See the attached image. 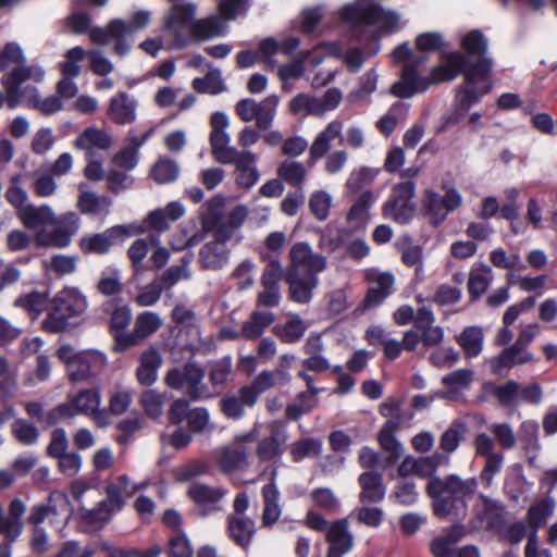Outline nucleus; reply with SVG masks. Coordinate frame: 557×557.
Instances as JSON below:
<instances>
[{"label": "nucleus", "mask_w": 557, "mask_h": 557, "mask_svg": "<svg viewBox=\"0 0 557 557\" xmlns=\"http://www.w3.org/2000/svg\"><path fill=\"white\" fill-rule=\"evenodd\" d=\"M461 48L467 52V57L459 51H444L443 63L431 71L430 77L419 76L412 64H406L400 82L392 87V94L400 98H409L424 91L432 83L450 82L460 74L468 84L488 81L493 60L487 57V42L484 37H463Z\"/></svg>", "instance_id": "1"}, {"label": "nucleus", "mask_w": 557, "mask_h": 557, "mask_svg": "<svg viewBox=\"0 0 557 557\" xmlns=\"http://www.w3.org/2000/svg\"><path fill=\"white\" fill-rule=\"evenodd\" d=\"M475 478L462 479L457 474L434 476L426 484L425 492L432 499L433 512L438 518L457 516L467 508L466 500L478 490Z\"/></svg>", "instance_id": "2"}, {"label": "nucleus", "mask_w": 557, "mask_h": 557, "mask_svg": "<svg viewBox=\"0 0 557 557\" xmlns=\"http://www.w3.org/2000/svg\"><path fill=\"white\" fill-rule=\"evenodd\" d=\"M87 308L88 300L82 290L64 287L50 300L41 327L47 333H63L70 327L71 319L81 317Z\"/></svg>", "instance_id": "3"}, {"label": "nucleus", "mask_w": 557, "mask_h": 557, "mask_svg": "<svg viewBox=\"0 0 557 557\" xmlns=\"http://www.w3.org/2000/svg\"><path fill=\"white\" fill-rule=\"evenodd\" d=\"M57 356L66 367V373L71 382H84L97 376L107 366V357L95 349L77 351L65 344L59 347Z\"/></svg>", "instance_id": "4"}, {"label": "nucleus", "mask_w": 557, "mask_h": 557, "mask_svg": "<svg viewBox=\"0 0 557 557\" xmlns=\"http://www.w3.org/2000/svg\"><path fill=\"white\" fill-rule=\"evenodd\" d=\"M203 379V369L195 362H187L183 368L170 369L164 376V383L168 387L176 391L186 387V395L190 400L196 401L211 397Z\"/></svg>", "instance_id": "5"}, {"label": "nucleus", "mask_w": 557, "mask_h": 557, "mask_svg": "<svg viewBox=\"0 0 557 557\" xmlns=\"http://www.w3.org/2000/svg\"><path fill=\"white\" fill-rule=\"evenodd\" d=\"M101 406V394L98 388H84L67 400L47 411L48 425H55L60 421L73 419L83 414L88 417L97 407Z\"/></svg>", "instance_id": "6"}, {"label": "nucleus", "mask_w": 557, "mask_h": 557, "mask_svg": "<svg viewBox=\"0 0 557 557\" xmlns=\"http://www.w3.org/2000/svg\"><path fill=\"white\" fill-rule=\"evenodd\" d=\"M416 183L401 181L393 185L387 200L382 207V214L398 224H406L416 213Z\"/></svg>", "instance_id": "7"}, {"label": "nucleus", "mask_w": 557, "mask_h": 557, "mask_svg": "<svg viewBox=\"0 0 557 557\" xmlns=\"http://www.w3.org/2000/svg\"><path fill=\"white\" fill-rule=\"evenodd\" d=\"M444 196L433 189H426L422 198V212L433 226L441 225L447 218L449 212L457 210L462 205V196L454 188H446Z\"/></svg>", "instance_id": "8"}, {"label": "nucleus", "mask_w": 557, "mask_h": 557, "mask_svg": "<svg viewBox=\"0 0 557 557\" xmlns=\"http://www.w3.org/2000/svg\"><path fill=\"white\" fill-rule=\"evenodd\" d=\"M373 0H355L333 12L324 23V30L332 32L341 26L355 29L369 25L373 14Z\"/></svg>", "instance_id": "9"}, {"label": "nucleus", "mask_w": 557, "mask_h": 557, "mask_svg": "<svg viewBox=\"0 0 557 557\" xmlns=\"http://www.w3.org/2000/svg\"><path fill=\"white\" fill-rule=\"evenodd\" d=\"M79 223L81 220L76 212L55 214V221L50 225L53 231L36 233V243L42 247L64 248L71 244L72 237L78 232Z\"/></svg>", "instance_id": "10"}, {"label": "nucleus", "mask_w": 557, "mask_h": 557, "mask_svg": "<svg viewBox=\"0 0 557 557\" xmlns=\"http://www.w3.org/2000/svg\"><path fill=\"white\" fill-rule=\"evenodd\" d=\"M289 262L285 269L286 272L313 275L326 268V258L312 250L311 246L305 242L295 243L288 252Z\"/></svg>", "instance_id": "11"}, {"label": "nucleus", "mask_w": 557, "mask_h": 557, "mask_svg": "<svg viewBox=\"0 0 557 557\" xmlns=\"http://www.w3.org/2000/svg\"><path fill=\"white\" fill-rule=\"evenodd\" d=\"M45 71L39 65H24L14 67L10 73L5 74L2 79V86L7 92V104L10 109H14L20 104L22 98L21 86L24 82L32 79L40 82L44 78Z\"/></svg>", "instance_id": "12"}, {"label": "nucleus", "mask_w": 557, "mask_h": 557, "mask_svg": "<svg viewBox=\"0 0 557 557\" xmlns=\"http://www.w3.org/2000/svg\"><path fill=\"white\" fill-rule=\"evenodd\" d=\"M132 235L131 225H115L107 228L102 233L83 236L79 239V248L85 255H104L110 251L112 246L119 242L124 240Z\"/></svg>", "instance_id": "13"}, {"label": "nucleus", "mask_w": 557, "mask_h": 557, "mask_svg": "<svg viewBox=\"0 0 557 557\" xmlns=\"http://www.w3.org/2000/svg\"><path fill=\"white\" fill-rule=\"evenodd\" d=\"M287 434L276 422L269 425V435L258 441L256 446V456L259 462L270 463L267 468L277 466L285 451Z\"/></svg>", "instance_id": "14"}, {"label": "nucleus", "mask_w": 557, "mask_h": 557, "mask_svg": "<svg viewBox=\"0 0 557 557\" xmlns=\"http://www.w3.org/2000/svg\"><path fill=\"white\" fill-rule=\"evenodd\" d=\"M537 358L529 349H525L518 343H512L503 348V350L488 360L491 372L502 375L505 370H510L518 366L534 363Z\"/></svg>", "instance_id": "15"}, {"label": "nucleus", "mask_w": 557, "mask_h": 557, "mask_svg": "<svg viewBox=\"0 0 557 557\" xmlns=\"http://www.w3.org/2000/svg\"><path fill=\"white\" fill-rule=\"evenodd\" d=\"M324 537L325 542L329 544L326 554L330 555V557H343L354 547L355 536L350 531L348 518L331 521Z\"/></svg>", "instance_id": "16"}, {"label": "nucleus", "mask_w": 557, "mask_h": 557, "mask_svg": "<svg viewBox=\"0 0 557 557\" xmlns=\"http://www.w3.org/2000/svg\"><path fill=\"white\" fill-rule=\"evenodd\" d=\"M267 475H269V483L262 487L264 508L261 520L264 527H271L278 521L282 513V509L278 504L280 492L275 483L277 478V467L264 468L259 476L264 478Z\"/></svg>", "instance_id": "17"}, {"label": "nucleus", "mask_w": 557, "mask_h": 557, "mask_svg": "<svg viewBox=\"0 0 557 557\" xmlns=\"http://www.w3.org/2000/svg\"><path fill=\"white\" fill-rule=\"evenodd\" d=\"M225 495V488L200 482H193L187 490V496L198 506L202 516L220 510V503Z\"/></svg>", "instance_id": "18"}, {"label": "nucleus", "mask_w": 557, "mask_h": 557, "mask_svg": "<svg viewBox=\"0 0 557 557\" xmlns=\"http://www.w3.org/2000/svg\"><path fill=\"white\" fill-rule=\"evenodd\" d=\"M364 278L370 284L363 299V306L366 308L379 306L393 293L395 277L392 273L368 270L364 273Z\"/></svg>", "instance_id": "19"}, {"label": "nucleus", "mask_w": 557, "mask_h": 557, "mask_svg": "<svg viewBox=\"0 0 557 557\" xmlns=\"http://www.w3.org/2000/svg\"><path fill=\"white\" fill-rule=\"evenodd\" d=\"M219 470L228 474L243 470L249 466V450L247 447L228 444L213 451Z\"/></svg>", "instance_id": "20"}, {"label": "nucleus", "mask_w": 557, "mask_h": 557, "mask_svg": "<svg viewBox=\"0 0 557 557\" xmlns=\"http://www.w3.org/2000/svg\"><path fill=\"white\" fill-rule=\"evenodd\" d=\"M196 16V5L190 2L173 3L163 20V27L172 35H182L183 32L190 33Z\"/></svg>", "instance_id": "21"}, {"label": "nucleus", "mask_w": 557, "mask_h": 557, "mask_svg": "<svg viewBox=\"0 0 557 557\" xmlns=\"http://www.w3.org/2000/svg\"><path fill=\"white\" fill-rule=\"evenodd\" d=\"M213 240L205 244L199 250V264L205 270H220L228 261L230 249L226 242L230 238H221L219 233H213Z\"/></svg>", "instance_id": "22"}, {"label": "nucleus", "mask_w": 557, "mask_h": 557, "mask_svg": "<svg viewBox=\"0 0 557 557\" xmlns=\"http://www.w3.org/2000/svg\"><path fill=\"white\" fill-rule=\"evenodd\" d=\"M20 222L29 231L45 232L55 221V212L48 205L36 206L29 203L26 208H22L18 215Z\"/></svg>", "instance_id": "23"}, {"label": "nucleus", "mask_w": 557, "mask_h": 557, "mask_svg": "<svg viewBox=\"0 0 557 557\" xmlns=\"http://www.w3.org/2000/svg\"><path fill=\"white\" fill-rule=\"evenodd\" d=\"M132 321V310L128 306H115L112 310L109 330L114 338L113 351L124 352L128 349V344L124 338L129 335L126 331Z\"/></svg>", "instance_id": "24"}, {"label": "nucleus", "mask_w": 557, "mask_h": 557, "mask_svg": "<svg viewBox=\"0 0 557 557\" xmlns=\"http://www.w3.org/2000/svg\"><path fill=\"white\" fill-rule=\"evenodd\" d=\"M163 324L160 315L152 311L139 313L134 322V329L129 335L124 338L128 344V349L141 344L146 338L154 334Z\"/></svg>", "instance_id": "25"}, {"label": "nucleus", "mask_w": 557, "mask_h": 557, "mask_svg": "<svg viewBox=\"0 0 557 557\" xmlns=\"http://www.w3.org/2000/svg\"><path fill=\"white\" fill-rule=\"evenodd\" d=\"M467 534L462 524H454L445 528L442 533L430 543V550L434 557H453L455 547Z\"/></svg>", "instance_id": "26"}, {"label": "nucleus", "mask_w": 557, "mask_h": 557, "mask_svg": "<svg viewBox=\"0 0 557 557\" xmlns=\"http://www.w3.org/2000/svg\"><path fill=\"white\" fill-rule=\"evenodd\" d=\"M150 22L148 11H137L129 20H112L107 28H95L89 35H131L144 29Z\"/></svg>", "instance_id": "27"}, {"label": "nucleus", "mask_w": 557, "mask_h": 557, "mask_svg": "<svg viewBox=\"0 0 557 557\" xmlns=\"http://www.w3.org/2000/svg\"><path fill=\"white\" fill-rule=\"evenodd\" d=\"M361 492L359 502L362 504H376L384 499L385 487L383 484V475L377 471H364L358 478Z\"/></svg>", "instance_id": "28"}, {"label": "nucleus", "mask_w": 557, "mask_h": 557, "mask_svg": "<svg viewBox=\"0 0 557 557\" xmlns=\"http://www.w3.org/2000/svg\"><path fill=\"white\" fill-rule=\"evenodd\" d=\"M285 282L288 284L289 298L298 304H308L312 292L318 286V277L285 271Z\"/></svg>", "instance_id": "29"}, {"label": "nucleus", "mask_w": 557, "mask_h": 557, "mask_svg": "<svg viewBox=\"0 0 557 557\" xmlns=\"http://www.w3.org/2000/svg\"><path fill=\"white\" fill-rule=\"evenodd\" d=\"M162 363L163 358L158 349L150 347L144 350L136 369L137 381L144 386H151L158 380V370Z\"/></svg>", "instance_id": "30"}, {"label": "nucleus", "mask_w": 557, "mask_h": 557, "mask_svg": "<svg viewBox=\"0 0 557 557\" xmlns=\"http://www.w3.org/2000/svg\"><path fill=\"white\" fill-rule=\"evenodd\" d=\"M343 121L334 120L330 122L326 127L317 135L309 148V153L312 161H317L325 157L331 148V143L335 138H341V143L343 144Z\"/></svg>", "instance_id": "31"}, {"label": "nucleus", "mask_w": 557, "mask_h": 557, "mask_svg": "<svg viewBox=\"0 0 557 557\" xmlns=\"http://www.w3.org/2000/svg\"><path fill=\"white\" fill-rule=\"evenodd\" d=\"M299 46V40L296 37H268L260 42L259 51L262 58L271 65L277 63L275 57L289 55Z\"/></svg>", "instance_id": "32"}, {"label": "nucleus", "mask_w": 557, "mask_h": 557, "mask_svg": "<svg viewBox=\"0 0 557 557\" xmlns=\"http://www.w3.org/2000/svg\"><path fill=\"white\" fill-rule=\"evenodd\" d=\"M78 190L77 208L82 213L91 215L109 214L112 205L109 197L99 196L95 191L88 190L85 183L78 185Z\"/></svg>", "instance_id": "33"}, {"label": "nucleus", "mask_w": 557, "mask_h": 557, "mask_svg": "<svg viewBox=\"0 0 557 557\" xmlns=\"http://www.w3.org/2000/svg\"><path fill=\"white\" fill-rule=\"evenodd\" d=\"M111 145V136L106 131L96 126L84 129L74 141V146L77 149L84 150L87 158L94 157V149L108 150Z\"/></svg>", "instance_id": "34"}, {"label": "nucleus", "mask_w": 557, "mask_h": 557, "mask_svg": "<svg viewBox=\"0 0 557 557\" xmlns=\"http://www.w3.org/2000/svg\"><path fill=\"white\" fill-rule=\"evenodd\" d=\"M227 532L232 541L247 549L256 533L255 521L243 516L230 515L227 517Z\"/></svg>", "instance_id": "35"}, {"label": "nucleus", "mask_w": 557, "mask_h": 557, "mask_svg": "<svg viewBox=\"0 0 557 557\" xmlns=\"http://www.w3.org/2000/svg\"><path fill=\"white\" fill-rule=\"evenodd\" d=\"M555 507V500L552 497H545L528 508L525 520L530 528L529 534L537 535L539 530L545 527L547 520L553 516Z\"/></svg>", "instance_id": "36"}, {"label": "nucleus", "mask_w": 557, "mask_h": 557, "mask_svg": "<svg viewBox=\"0 0 557 557\" xmlns=\"http://www.w3.org/2000/svg\"><path fill=\"white\" fill-rule=\"evenodd\" d=\"M225 198L222 195H215L205 205V211L201 213V226L206 233H216L224 220Z\"/></svg>", "instance_id": "37"}, {"label": "nucleus", "mask_w": 557, "mask_h": 557, "mask_svg": "<svg viewBox=\"0 0 557 557\" xmlns=\"http://www.w3.org/2000/svg\"><path fill=\"white\" fill-rule=\"evenodd\" d=\"M108 114L115 124L132 123L136 119V103L125 92H120L111 99Z\"/></svg>", "instance_id": "38"}, {"label": "nucleus", "mask_w": 557, "mask_h": 557, "mask_svg": "<svg viewBox=\"0 0 557 557\" xmlns=\"http://www.w3.org/2000/svg\"><path fill=\"white\" fill-rule=\"evenodd\" d=\"M275 320V315L269 311H253L250 317L243 322L240 335L247 341H256L261 337L264 330Z\"/></svg>", "instance_id": "39"}, {"label": "nucleus", "mask_w": 557, "mask_h": 557, "mask_svg": "<svg viewBox=\"0 0 557 557\" xmlns=\"http://www.w3.org/2000/svg\"><path fill=\"white\" fill-rule=\"evenodd\" d=\"M308 329L307 323L299 315H293L284 323L276 324L272 333L285 344H295L299 342Z\"/></svg>", "instance_id": "40"}, {"label": "nucleus", "mask_w": 557, "mask_h": 557, "mask_svg": "<svg viewBox=\"0 0 557 557\" xmlns=\"http://www.w3.org/2000/svg\"><path fill=\"white\" fill-rule=\"evenodd\" d=\"M245 387L242 386L236 394L224 396L220 403V410L228 419H239L244 416L245 407H253L257 403L249 400L245 393Z\"/></svg>", "instance_id": "41"}, {"label": "nucleus", "mask_w": 557, "mask_h": 557, "mask_svg": "<svg viewBox=\"0 0 557 557\" xmlns=\"http://www.w3.org/2000/svg\"><path fill=\"white\" fill-rule=\"evenodd\" d=\"M466 358L480 355L483 348V330L479 326L466 327L457 338Z\"/></svg>", "instance_id": "42"}, {"label": "nucleus", "mask_w": 557, "mask_h": 557, "mask_svg": "<svg viewBox=\"0 0 557 557\" xmlns=\"http://www.w3.org/2000/svg\"><path fill=\"white\" fill-rule=\"evenodd\" d=\"M277 175L281 180L285 181L288 185L301 188L306 182L307 170L300 162L293 160H284L277 166Z\"/></svg>", "instance_id": "43"}, {"label": "nucleus", "mask_w": 557, "mask_h": 557, "mask_svg": "<svg viewBox=\"0 0 557 557\" xmlns=\"http://www.w3.org/2000/svg\"><path fill=\"white\" fill-rule=\"evenodd\" d=\"M96 290L104 297H116L123 292L121 273L117 269H108L101 272L97 283Z\"/></svg>", "instance_id": "44"}, {"label": "nucleus", "mask_w": 557, "mask_h": 557, "mask_svg": "<svg viewBox=\"0 0 557 557\" xmlns=\"http://www.w3.org/2000/svg\"><path fill=\"white\" fill-rule=\"evenodd\" d=\"M191 262V256H184L178 264L172 265L166 269L157 281L161 287L170 289L181 280H187L190 276L189 264Z\"/></svg>", "instance_id": "45"}, {"label": "nucleus", "mask_w": 557, "mask_h": 557, "mask_svg": "<svg viewBox=\"0 0 557 557\" xmlns=\"http://www.w3.org/2000/svg\"><path fill=\"white\" fill-rule=\"evenodd\" d=\"M276 384H280L277 375L272 370H263L256 375L250 384L244 385V387L246 388L247 398L257 403L262 393L271 389Z\"/></svg>", "instance_id": "46"}, {"label": "nucleus", "mask_w": 557, "mask_h": 557, "mask_svg": "<svg viewBox=\"0 0 557 557\" xmlns=\"http://www.w3.org/2000/svg\"><path fill=\"white\" fill-rule=\"evenodd\" d=\"M278 101V97L272 95L257 102L255 121L259 129H269L271 127L276 115Z\"/></svg>", "instance_id": "47"}, {"label": "nucleus", "mask_w": 557, "mask_h": 557, "mask_svg": "<svg viewBox=\"0 0 557 557\" xmlns=\"http://www.w3.org/2000/svg\"><path fill=\"white\" fill-rule=\"evenodd\" d=\"M321 441L313 437H305L295 441L289 446V454L294 462H300L305 458L318 457L321 454Z\"/></svg>", "instance_id": "48"}, {"label": "nucleus", "mask_w": 557, "mask_h": 557, "mask_svg": "<svg viewBox=\"0 0 557 557\" xmlns=\"http://www.w3.org/2000/svg\"><path fill=\"white\" fill-rule=\"evenodd\" d=\"M288 110L290 113L297 114H310L321 115L323 114V108L320 103V98L310 96L308 94H298L288 103Z\"/></svg>", "instance_id": "49"}, {"label": "nucleus", "mask_w": 557, "mask_h": 557, "mask_svg": "<svg viewBox=\"0 0 557 557\" xmlns=\"http://www.w3.org/2000/svg\"><path fill=\"white\" fill-rule=\"evenodd\" d=\"M373 14L369 25L377 26L386 33H396L400 30L399 16L393 11H385L379 3L373 1Z\"/></svg>", "instance_id": "50"}, {"label": "nucleus", "mask_w": 557, "mask_h": 557, "mask_svg": "<svg viewBox=\"0 0 557 557\" xmlns=\"http://www.w3.org/2000/svg\"><path fill=\"white\" fill-rule=\"evenodd\" d=\"M79 519L82 523L92 529L102 528L114 513L104 503L100 502L96 508H79Z\"/></svg>", "instance_id": "51"}, {"label": "nucleus", "mask_w": 557, "mask_h": 557, "mask_svg": "<svg viewBox=\"0 0 557 557\" xmlns=\"http://www.w3.org/2000/svg\"><path fill=\"white\" fill-rule=\"evenodd\" d=\"M317 405V397H312L307 392H300L296 395L295 400L286 406L285 417L296 421L301 416L311 412Z\"/></svg>", "instance_id": "52"}, {"label": "nucleus", "mask_w": 557, "mask_h": 557, "mask_svg": "<svg viewBox=\"0 0 557 557\" xmlns=\"http://www.w3.org/2000/svg\"><path fill=\"white\" fill-rule=\"evenodd\" d=\"M4 197L7 201L15 208V214L18 215L22 208H26L29 203L28 195L22 186V175L15 174L10 178L9 186L5 190Z\"/></svg>", "instance_id": "53"}, {"label": "nucleus", "mask_w": 557, "mask_h": 557, "mask_svg": "<svg viewBox=\"0 0 557 557\" xmlns=\"http://www.w3.org/2000/svg\"><path fill=\"white\" fill-rule=\"evenodd\" d=\"M375 52L376 50L366 54L364 51L359 47L348 48L344 52V50L336 44L330 45V53L337 58L344 57V61L347 67L354 72L358 71L362 66L367 57L373 55L375 54Z\"/></svg>", "instance_id": "54"}, {"label": "nucleus", "mask_w": 557, "mask_h": 557, "mask_svg": "<svg viewBox=\"0 0 557 557\" xmlns=\"http://www.w3.org/2000/svg\"><path fill=\"white\" fill-rule=\"evenodd\" d=\"M248 210L245 206L234 207L223 220L222 225L216 230L221 238H232L234 232L239 228L247 219Z\"/></svg>", "instance_id": "55"}, {"label": "nucleus", "mask_w": 557, "mask_h": 557, "mask_svg": "<svg viewBox=\"0 0 557 557\" xmlns=\"http://www.w3.org/2000/svg\"><path fill=\"white\" fill-rule=\"evenodd\" d=\"M193 88L200 94L218 95L226 89L220 71L207 73L203 77L193 81Z\"/></svg>", "instance_id": "56"}, {"label": "nucleus", "mask_w": 557, "mask_h": 557, "mask_svg": "<svg viewBox=\"0 0 557 557\" xmlns=\"http://www.w3.org/2000/svg\"><path fill=\"white\" fill-rule=\"evenodd\" d=\"M482 510L480 511V518L486 522L488 528H495L499 524L505 515V507L497 500L490 499L486 496H481Z\"/></svg>", "instance_id": "57"}, {"label": "nucleus", "mask_w": 557, "mask_h": 557, "mask_svg": "<svg viewBox=\"0 0 557 557\" xmlns=\"http://www.w3.org/2000/svg\"><path fill=\"white\" fill-rule=\"evenodd\" d=\"M231 137L227 132H210L209 143L211 154L214 160L221 163L225 158L231 154L236 148L230 146Z\"/></svg>", "instance_id": "58"}, {"label": "nucleus", "mask_w": 557, "mask_h": 557, "mask_svg": "<svg viewBox=\"0 0 557 557\" xmlns=\"http://www.w3.org/2000/svg\"><path fill=\"white\" fill-rule=\"evenodd\" d=\"M12 434L18 443L26 446L36 444L40 436L38 428L25 419L13 422Z\"/></svg>", "instance_id": "59"}, {"label": "nucleus", "mask_w": 557, "mask_h": 557, "mask_svg": "<svg viewBox=\"0 0 557 557\" xmlns=\"http://www.w3.org/2000/svg\"><path fill=\"white\" fill-rule=\"evenodd\" d=\"M144 426V420L138 414H131L120 420L115 428L120 434L115 437V441L120 445H126L131 438L139 432Z\"/></svg>", "instance_id": "60"}, {"label": "nucleus", "mask_w": 557, "mask_h": 557, "mask_svg": "<svg viewBox=\"0 0 557 557\" xmlns=\"http://www.w3.org/2000/svg\"><path fill=\"white\" fill-rule=\"evenodd\" d=\"M166 554L168 557H193L194 549L185 532H171Z\"/></svg>", "instance_id": "61"}, {"label": "nucleus", "mask_w": 557, "mask_h": 557, "mask_svg": "<svg viewBox=\"0 0 557 557\" xmlns=\"http://www.w3.org/2000/svg\"><path fill=\"white\" fill-rule=\"evenodd\" d=\"M180 174V168L174 160L162 158L157 161L151 170V175L159 184L175 181Z\"/></svg>", "instance_id": "62"}, {"label": "nucleus", "mask_w": 557, "mask_h": 557, "mask_svg": "<svg viewBox=\"0 0 557 557\" xmlns=\"http://www.w3.org/2000/svg\"><path fill=\"white\" fill-rule=\"evenodd\" d=\"M49 292H38L34 290L27 295L21 296L16 300V305L23 307L24 309L35 312L36 314L41 313L42 311L49 308Z\"/></svg>", "instance_id": "63"}, {"label": "nucleus", "mask_w": 557, "mask_h": 557, "mask_svg": "<svg viewBox=\"0 0 557 557\" xmlns=\"http://www.w3.org/2000/svg\"><path fill=\"white\" fill-rule=\"evenodd\" d=\"M209 380L212 386H223L232 373V359L224 357L208 363Z\"/></svg>", "instance_id": "64"}]
</instances>
